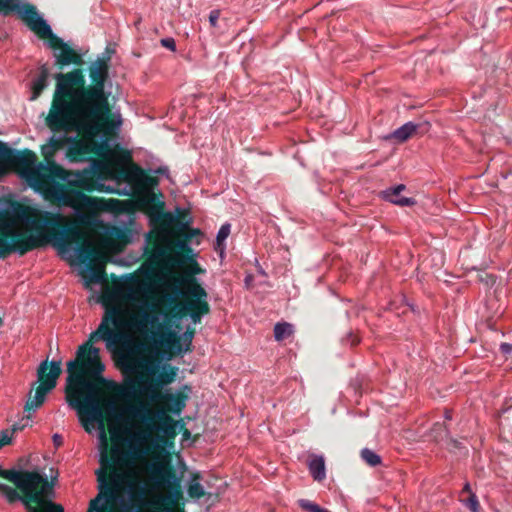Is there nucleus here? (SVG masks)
Wrapping results in <instances>:
<instances>
[{
	"mask_svg": "<svg viewBox=\"0 0 512 512\" xmlns=\"http://www.w3.org/2000/svg\"><path fill=\"white\" fill-rule=\"evenodd\" d=\"M168 304L173 309L175 302ZM156 309L155 303L143 301L139 311L128 321V312L122 306H107L98 328L91 333L90 340H103L106 348L113 350L125 340V330L133 328L153 345L163 347L168 352L183 355L190 351L194 331L187 330L179 334L173 328L180 322L182 313L176 310H172V313H155Z\"/></svg>",
	"mask_w": 512,
	"mask_h": 512,
	"instance_id": "f257e3e1",
	"label": "nucleus"
},
{
	"mask_svg": "<svg viewBox=\"0 0 512 512\" xmlns=\"http://www.w3.org/2000/svg\"><path fill=\"white\" fill-rule=\"evenodd\" d=\"M171 356L159 349L146 354L127 352L119 357V365L124 372L123 381L115 387L117 396L126 402L140 397L150 402L165 401L169 410L179 416L185 408L188 396L177 390L159 392L174 381L178 368L165 363Z\"/></svg>",
	"mask_w": 512,
	"mask_h": 512,
	"instance_id": "f03ea898",
	"label": "nucleus"
},
{
	"mask_svg": "<svg viewBox=\"0 0 512 512\" xmlns=\"http://www.w3.org/2000/svg\"><path fill=\"white\" fill-rule=\"evenodd\" d=\"M46 124L52 132H77L88 139L97 138L95 123L89 107L85 77L81 69L57 73Z\"/></svg>",
	"mask_w": 512,
	"mask_h": 512,
	"instance_id": "7ed1b4c3",
	"label": "nucleus"
},
{
	"mask_svg": "<svg viewBox=\"0 0 512 512\" xmlns=\"http://www.w3.org/2000/svg\"><path fill=\"white\" fill-rule=\"evenodd\" d=\"M106 413L118 423H124V428L132 431H144L148 433L147 445L153 441L152 433H161L166 438L176 435L174 420L162 409H153L149 403H128L117 408L113 401L106 404Z\"/></svg>",
	"mask_w": 512,
	"mask_h": 512,
	"instance_id": "20e7f679",
	"label": "nucleus"
},
{
	"mask_svg": "<svg viewBox=\"0 0 512 512\" xmlns=\"http://www.w3.org/2000/svg\"><path fill=\"white\" fill-rule=\"evenodd\" d=\"M163 298L172 304L173 310L179 313L189 312V317L194 324L201 322L204 315L210 312L207 301L208 293L193 276L175 277L164 285Z\"/></svg>",
	"mask_w": 512,
	"mask_h": 512,
	"instance_id": "39448f33",
	"label": "nucleus"
},
{
	"mask_svg": "<svg viewBox=\"0 0 512 512\" xmlns=\"http://www.w3.org/2000/svg\"><path fill=\"white\" fill-rule=\"evenodd\" d=\"M50 194L61 206L71 208L76 223L82 226H96L100 211L115 212L120 204L117 199L99 200L57 182L52 183Z\"/></svg>",
	"mask_w": 512,
	"mask_h": 512,
	"instance_id": "423d86ee",
	"label": "nucleus"
},
{
	"mask_svg": "<svg viewBox=\"0 0 512 512\" xmlns=\"http://www.w3.org/2000/svg\"><path fill=\"white\" fill-rule=\"evenodd\" d=\"M108 60L98 58L92 62L89 69V77L93 85L86 87L89 107H91L97 136L100 137L101 147L109 146L108 138L101 135L104 129V122L107 120L110 107L109 96L111 92L105 91V82L108 79Z\"/></svg>",
	"mask_w": 512,
	"mask_h": 512,
	"instance_id": "0eeeda50",
	"label": "nucleus"
},
{
	"mask_svg": "<svg viewBox=\"0 0 512 512\" xmlns=\"http://www.w3.org/2000/svg\"><path fill=\"white\" fill-rule=\"evenodd\" d=\"M89 336L87 344L89 342L95 343L97 341L90 340ZM86 358L81 361V369L77 374L68 375L66 378V397H79L82 398L84 395L99 396V387L92 380L88 379L90 376L92 379L104 382L102 374L105 370V365L100 359V349L90 345H87Z\"/></svg>",
	"mask_w": 512,
	"mask_h": 512,
	"instance_id": "6e6552de",
	"label": "nucleus"
},
{
	"mask_svg": "<svg viewBox=\"0 0 512 512\" xmlns=\"http://www.w3.org/2000/svg\"><path fill=\"white\" fill-rule=\"evenodd\" d=\"M58 223V216L48 214L37 219L34 210L11 199L0 201V234L3 237H18L17 226L26 225L33 229L47 228Z\"/></svg>",
	"mask_w": 512,
	"mask_h": 512,
	"instance_id": "1a4fd4ad",
	"label": "nucleus"
},
{
	"mask_svg": "<svg viewBox=\"0 0 512 512\" xmlns=\"http://www.w3.org/2000/svg\"><path fill=\"white\" fill-rule=\"evenodd\" d=\"M66 401L71 408L76 410L79 422L87 433L91 434L95 428L97 429L102 447L99 462L102 467L107 468L111 464L107 454V436L99 396L66 397Z\"/></svg>",
	"mask_w": 512,
	"mask_h": 512,
	"instance_id": "9d476101",
	"label": "nucleus"
},
{
	"mask_svg": "<svg viewBox=\"0 0 512 512\" xmlns=\"http://www.w3.org/2000/svg\"><path fill=\"white\" fill-rule=\"evenodd\" d=\"M121 434L126 436L125 442L128 447L124 450L116 445L111 449L110 466H126L133 460L145 456L148 452L147 439L148 433L144 431H132L131 428H122Z\"/></svg>",
	"mask_w": 512,
	"mask_h": 512,
	"instance_id": "9b49d317",
	"label": "nucleus"
},
{
	"mask_svg": "<svg viewBox=\"0 0 512 512\" xmlns=\"http://www.w3.org/2000/svg\"><path fill=\"white\" fill-rule=\"evenodd\" d=\"M47 370L48 361L46 359L42 361L37 368V381L33 383V387L38 382H40V384L36 388L34 398L30 402H27L25 406L27 416L35 413L36 410L44 403L47 394L56 387L57 379L62 372L61 361L52 360L50 362V370L48 373H46Z\"/></svg>",
	"mask_w": 512,
	"mask_h": 512,
	"instance_id": "f8f14e48",
	"label": "nucleus"
},
{
	"mask_svg": "<svg viewBox=\"0 0 512 512\" xmlns=\"http://www.w3.org/2000/svg\"><path fill=\"white\" fill-rule=\"evenodd\" d=\"M150 479L158 488L167 489L163 503L175 506L182 498L181 476L177 475L168 462H155L149 468Z\"/></svg>",
	"mask_w": 512,
	"mask_h": 512,
	"instance_id": "ddd939ff",
	"label": "nucleus"
},
{
	"mask_svg": "<svg viewBox=\"0 0 512 512\" xmlns=\"http://www.w3.org/2000/svg\"><path fill=\"white\" fill-rule=\"evenodd\" d=\"M95 165L93 163L81 171H71L59 167L56 163H51L48 165V170L71 186L87 191H103L104 184L101 182Z\"/></svg>",
	"mask_w": 512,
	"mask_h": 512,
	"instance_id": "4468645a",
	"label": "nucleus"
},
{
	"mask_svg": "<svg viewBox=\"0 0 512 512\" xmlns=\"http://www.w3.org/2000/svg\"><path fill=\"white\" fill-rule=\"evenodd\" d=\"M80 237V232L77 229H63L60 232L50 236L45 232H37L30 234L26 237L29 250L32 251L39 247H45L47 244L57 248L60 252H65L70 249V244L77 243Z\"/></svg>",
	"mask_w": 512,
	"mask_h": 512,
	"instance_id": "2eb2a0df",
	"label": "nucleus"
},
{
	"mask_svg": "<svg viewBox=\"0 0 512 512\" xmlns=\"http://www.w3.org/2000/svg\"><path fill=\"white\" fill-rule=\"evenodd\" d=\"M36 155L30 150L19 151L0 141V175L6 168H28L33 166Z\"/></svg>",
	"mask_w": 512,
	"mask_h": 512,
	"instance_id": "dca6fc26",
	"label": "nucleus"
},
{
	"mask_svg": "<svg viewBox=\"0 0 512 512\" xmlns=\"http://www.w3.org/2000/svg\"><path fill=\"white\" fill-rule=\"evenodd\" d=\"M47 47L53 49V56L55 63L61 67L68 66L71 64L81 65L83 64V58L73 48H71L62 38L52 32L51 36H47Z\"/></svg>",
	"mask_w": 512,
	"mask_h": 512,
	"instance_id": "f3484780",
	"label": "nucleus"
},
{
	"mask_svg": "<svg viewBox=\"0 0 512 512\" xmlns=\"http://www.w3.org/2000/svg\"><path fill=\"white\" fill-rule=\"evenodd\" d=\"M105 469L101 466L96 471L98 489L101 494H104L106 501H118V493L125 483V477L123 474L113 471L107 478Z\"/></svg>",
	"mask_w": 512,
	"mask_h": 512,
	"instance_id": "a211bd4d",
	"label": "nucleus"
},
{
	"mask_svg": "<svg viewBox=\"0 0 512 512\" xmlns=\"http://www.w3.org/2000/svg\"><path fill=\"white\" fill-rule=\"evenodd\" d=\"M19 16L25 20L29 28L39 34L41 37L46 38L52 35V28L48 22L38 13L36 7L31 4H21L17 10Z\"/></svg>",
	"mask_w": 512,
	"mask_h": 512,
	"instance_id": "6ab92c4d",
	"label": "nucleus"
},
{
	"mask_svg": "<svg viewBox=\"0 0 512 512\" xmlns=\"http://www.w3.org/2000/svg\"><path fill=\"white\" fill-rule=\"evenodd\" d=\"M430 128V123L409 121L397 128L392 133L383 137L384 140L395 139L397 143H404L413 135L426 133Z\"/></svg>",
	"mask_w": 512,
	"mask_h": 512,
	"instance_id": "aec40b11",
	"label": "nucleus"
},
{
	"mask_svg": "<svg viewBox=\"0 0 512 512\" xmlns=\"http://www.w3.org/2000/svg\"><path fill=\"white\" fill-rule=\"evenodd\" d=\"M406 189L404 184H398L381 191L380 196L383 200L400 207H411L416 204L412 197L401 196V192Z\"/></svg>",
	"mask_w": 512,
	"mask_h": 512,
	"instance_id": "412c9836",
	"label": "nucleus"
},
{
	"mask_svg": "<svg viewBox=\"0 0 512 512\" xmlns=\"http://www.w3.org/2000/svg\"><path fill=\"white\" fill-rule=\"evenodd\" d=\"M174 237H176V232L172 228H163L159 232V240L161 241L162 244L166 245L169 251H172L174 248H177L181 251L187 252L188 254H192V256H196V254H194L190 246V242H187L180 238L174 240Z\"/></svg>",
	"mask_w": 512,
	"mask_h": 512,
	"instance_id": "4be33fe9",
	"label": "nucleus"
},
{
	"mask_svg": "<svg viewBox=\"0 0 512 512\" xmlns=\"http://www.w3.org/2000/svg\"><path fill=\"white\" fill-rule=\"evenodd\" d=\"M43 483V490L49 489L50 484L47 482V476L39 472H22L18 488L22 491L37 489Z\"/></svg>",
	"mask_w": 512,
	"mask_h": 512,
	"instance_id": "5701e85b",
	"label": "nucleus"
},
{
	"mask_svg": "<svg viewBox=\"0 0 512 512\" xmlns=\"http://www.w3.org/2000/svg\"><path fill=\"white\" fill-rule=\"evenodd\" d=\"M123 177L129 181H135L145 185H154L156 184V180L151 176L147 175L144 170L138 166L133 165L129 168L123 169L121 171Z\"/></svg>",
	"mask_w": 512,
	"mask_h": 512,
	"instance_id": "b1692460",
	"label": "nucleus"
},
{
	"mask_svg": "<svg viewBox=\"0 0 512 512\" xmlns=\"http://www.w3.org/2000/svg\"><path fill=\"white\" fill-rule=\"evenodd\" d=\"M49 75V68L46 64H43L39 68L38 76L34 78L31 82L32 95L30 97V100H36L41 95L43 90L48 86Z\"/></svg>",
	"mask_w": 512,
	"mask_h": 512,
	"instance_id": "393cba45",
	"label": "nucleus"
},
{
	"mask_svg": "<svg viewBox=\"0 0 512 512\" xmlns=\"http://www.w3.org/2000/svg\"><path fill=\"white\" fill-rule=\"evenodd\" d=\"M308 469L315 481H322L326 477L325 459L322 455L312 454L308 460Z\"/></svg>",
	"mask_w": 512,
	"mask_h": 512,
	"instance_id": "a878e982",
	"label": "nucleus"
},
{
	"mask_svg": "<svg viewBox=\"0 0 512 512\" xmlns=\"http://www.w3.org/2000/svg\"><path fill=\"white\" fill-rule=\"evenodd\" d=\"M201 480L202 474L200 472H195L191 474L189 484L187 487V494L190 498L200 499L205 495L204 487L200 483Z\"/></svg>",
	"mask_w": 512,
	"mask_h": 512,
	"instance_id": "bb28decb",
	"label": "nucleus"
},
{
	"mask_svg": "<svg viewBox=\"0 0 512 512\" xmlns=\"http://www.w3.org/2000/svg\"><path fill=\"white\" fill-rule=\"evenodd\" d=\"M230 231L231 225L229 223H224L217 232L214 250L219 253L221 258L225 255V240L228 238Z\"/></svg>",
	"mask_w": 512,
	"mask_h": 512,
	"instance_id": "cd10ccee",
	"label": "nucleus"
},
{
	"mask_svg": "<svg viewBox=\"0 0 512 512\" xmlns=\"http://www.w3.org/2000/svg\"><path fill=\"white\" fill-rule=\"evenodd\" d=\"M87 343L80 345L76 352V358L71 359L67 362L68 375L77 374L81 369V361L84 360L86 355Z\"/></svg>",
	"mask_w": 512,
	"mask_h": 512,
	"instance_id": "c85d7f7f",
	"label": "nucleus"
},
{
	"mask_svg": "<svg viewBox=\"0 0 512 512\" xmlns=\"http://www.w3.org/2000/svg\"><path fill=\"white\" fill-rule=\"evenodd\" d=\"M169 255L167 257L168 263L173 267H183L188 263L194 262L192 254H184L180 251H169Z\"/></svg>",
	"mask_w": 512,
	"mask_h": 512,
	"instance_id": "c756f323",
	"label": "nucleus"
},
{
	"mask_svg": "<svg viewBox=\"0 0 512 512\" xmlns=\"http://www.w3.org/2000/svg\"><path fill=\"white\" fill-rule=\"evenodd\" d=\"M294 333V327L288 322H278L274 326V338L276 341H283Z\"/></svg>",
	"mask_w": 512,
	"mask_h": 512,
	"instance_id": "7c9ffc66",
	"label": "nucleus"
},
{
	"mask_svg": "<svg viewBox=\"0 0 512 512\" xmlns=\"http://www.w3.org/2000/svg\"><path fill=\"white\" fill-rule=\"evenodd\" d=\"M74 252L80 262L90 260L94 253L91 248V243L88 240H85L82 245H76Z\"/></svg>",
	"mask_w": 512,
	"mask_h": 512,
	"instance_id": "2f4dec72",
	"label": "nucleus"
},
{
	"mask_svg": "<svg viewBox=\"0 0 512 512\" xmlns=\"http://www.w3.org/2000/svg\"><path fill=\"white\" fill-rule=\"evenodd\" d=\"M29 247L25 239L20 240H8V255L11 253H18L19 255H24L29 252Z\"/></svg>",
	"mask_w": 512,
	"mask_h": 512,
	"instance_id": "473e14b6",
	"label": "nucleus"
},
{
	"mask_svg": "<svg viewBox=\"0 0 512 512\" xmlns=\"http://www.w3.org/2000/svg\"><path fill=\"white\" fill-rule=\"evenodd\" d=\"M361 458L371 467H376L382 463L381 456L369 448L361 450Z\"/></svg>",
	"mask_w": 512,
	"mask_h": 512,
	"instance_id": "72a5a7b5",
	"label": "nucleus"
},
{
	"mask_svg": "<svg viewBox=\"0 0 512 512\" xmlns=\"http://www.w3.org/2000/svg\"><path fill=\"white\" fill-rule=\"evenodd\" d=\"M431 435L435 441L440 442L449 436V429L445 423L436 422L431 428Z\"/></svg>",
	"mask_w": 512,
	"mask_h": 512,
	"instance_id": "f704fd0d",
	"label": "nucleus"
},
{
	"mask_svg": "<svg viewBox=\"0 0 512 512\" xmlns=\"http://www.w3.org/2000/svg\"><path fill=\"white\" fill-rule=\"evenodd\" d=\"M0 490L4 493L5 497L9 502L21 501L23 504L27 502L23 497L19 495V493L12 487L0 483Z\"/></svg>",
	"mask_w": 512,
	"mask_h": 512,
	"instance_id": "c9c22d12",
	"label": "nucleus"
},
{
	"mask_svg": "<svg viewBox=\"0 0 512 512\" xmlns=\"http://www.w3.org/2000/svg\"><path fill=\"white\" fill-rule=\"evenodd\" d=\"M155 219L157 221H162L166 226L170 227V226H174V224L177 222V220H179V215L175 214L171 211H168V212L160 211L155 215Z\"/></svg>",
	"mask_w": 512,
	"mask_h": 512,
	"instance_id": "e433bc0d",
	"label": "nucleus"
},
{
	"mask_svg": "<svg viewBox=\"0 0 512 512\" xmlns=\"http://www.w3.org/2000/svg\"><path fill=\"white\" fill-rule=\"evenodd\" d=\"M108 502L109 501L105 500L104 494L99 492V495L95 499L91 500L87 512H103Z\"/></svg>",
	"mask_w": 512,
	"mask_h": 512,
	"instance_id": "4c0bfd02",
	"label": "nucleus"
},
{
	"mask_svg": "<svg viewBox=\"0 0 512 512\" xmlns=\"http://www.w3.org/2000/svg\"><path fill=\"white\" fill-rule=\"evenodd\" d=\"M20 8V2L16 0H0V13L4 16Z\"/></svg>",
	"mask_w": 512,
	"mask_h": 512,
	"instance_id": "58836bf2",
	"label": "nucleus"
},
{
	"mask_svg": "<svg viewBox=\"0 0 512 512\" xmlns=\"http://www.w3.org/2000/svg\"><path fill=\"white\" fill-rule=\"evenodd\" d=\"M40 172L38 170H29L24 173H22V177H25L29 186L32 188H35L38 190L39 186L41 185L40 182Z\"/></svg>",
	"mask_w": 512,
	"mask_h": 512,
	"instance_id": "ea45409f",
	"label": "nucleus"
},
{
	"mask_svg": "<svg viewBox=\"0 0 512 512\" xmlns=\"http://www.w3.org/2000/svg\"><path fill=\"white\" fill-rule=\"evenodd\" d=\"M46 490H43V488L38 491L37 489H33V490H26V491H22L25 495V500H27L29 502V504L31 502L33 503H37V504H40L42 502V499H43V493L45 492Z\"/></svg>",
	"mask_w": 512,
	"mask_h": 512,
	"instance_id": "a19ab883",
	"label": "nucleus"
},
{
	"mask_svg": "<svg viewBox=\"0 0 512 512\" xmlns=\"http://www.w3.org/2000/svg\"><path fill=\"white\" fill-rule=\"evenodd\" d=\"M63 133L62 135H53L49 138V142L48 144H50L54 149L59 150L61 149L65 143L67 142L68 138L66 136V134L68 132H64V131H56L55 133Z\"/></svg>",
	"mask_w": 512,
	"mask_h": 512,
	"instance_id": "79ce46f5",
	"label": "nucleus"
},
{
	"mask_svg": "<svg viewBox=\"0 0 512 512\" xmlns=\"http://www.w3.org/2000/svg\"><path fill=\"white\" fill-rule=\"evenodd\" d=\"M21 475H22V472L15 468L3 470L0 472V476L13 482L17 487L19 485Z\"/></svg>",
	"mask_w": 512,
	"mask_h": 512,
	"instance_id": "37998d69",
	"label": "nucleus"
},
{
	"mask_svg": "<svg viewBox=\"0 0 512 512\" xmlns=\"http://www.w3.org/2000/svg\"><path fill=\"white\" fill-rule=\"evenodd\" d=\"M462 503L471 512H481V506L476 493H471V495L466 500H462Z\"/></svg>",
	"mask_w": 512,
	"mask_h": 512,
	"instance_id": "c03bdc74",
	"label": "nucleus"
},
{
	"mask_svg": "<svg viewBox=\"0 0 512 512\" xmlns=\"http://www.w3.org/2000/svg\"><path fill=\"white\" fill-rule=\"evenodd\" d=\"M444 440H446L445 448L451 453H456L459 450L465 449V446L462 444V442L456 438L451 437L450 434L448 437H445Z\"/></svg>",
	"mask_w": 512,
	"mask_h": 512,
	"instance_id": "a18cd8bd",
	"label": "nucleus"
},
{
	"mask_svg": "<svg viewBox=\"0 0 512 512\" xmlns=\"http://www.w3.org/2000/svg\"><path fill=\"white\" fill-rule=\"evenodd\" d=\"M168 251H169V249L166 247L165 244H163V245H155L152 248L150 259L154 260V261L162 260L165 257H168L167 256V252Z\"/></svg>",
	"mask_w": 512,
	"mask_h": 512,
	"instance_id": "49530a36",
	"label": "nucleus"
},
{
	"mask_svg": "<svg viewBox=\"0 0 512 512\" xmlns=\"http://www.w3.org/2000/svg\"><path fill=\"white\" fill-rule=\"evenodd\" d=\"M193 219L189 216L186 220H177L174 224L175 229H173L176 233L187 232L190 230Z\"/></svg>",
	"mask_w": 512,
	"mask_h": 512,
	"instance_id": "de8ad7c7",
	"label": "nucleus"
},
{
	"mask_svg": "<svg viewBox=\"0 0 512 512\" xmlns=\"http://www.w3.org/2000/svg\"><path fill=\"white\" fill-rule=\"evenodd\" d=\"M201 235H202V232L198 228L192 229L189 232L187 231V232H182V233H176L177 237H179L180 239L185 240L187 242H190V244L192 243V238L194 236H201Z\"/></svg>",
	"mask_w": 512,
	"mask_h": 512,
	"instance_id": "09e8293b",
	"label": "nucleus"
},
{
	"mask_svg": "<svg viewBox=\"0 0 512 512\" xmlns=\"http://www.w3.org/2000/svg\"><path fill=\"white\" fill-rule=\"evenodd\" d=\"M41 151L47 161L46 168L48 169V165L52 163V162H50V158L53 157V155L56 152V149H54L50 144H46V145L42 146Z\"/></svg>",
	"mask_w": 512,
	"mask_h": 512,
	"instance_id": "8fccbe9b",
	"label": "nucleus"
},
{
	"mask_svg": "<svg viewBox=\"0 0 512 512\" xmlns=\"http://www.w3.org/2000/svg\"><path fill=\"white\" fill-rule=\"evenodd\" d=\"M122 125V117L120 113H116L114 119L108 123V129L110 131H117Z\"/></svg>",
	"mask_w": 512,
	"mask_h": 512,
	"instance_id": "3c124183",
	"label": "nucleus"
},
{
	"mask_svg": "<svg viewBox=\"0 0 512 512\" xmlns=\"http://www.w3.org/2000/svg\"><path fill=\"white\" fill-rule=\"evenodd\" d=\"M160 44L162 47L169 49L170 51H176V42L172 37L162 38L160 40Z\"/></svg>",
	"mask_w": 512,
	"mask_h": 512,
	"instance_id": "603ef678",
	"label": "nucleus"
},
{
	"mask_svg": "<svg viewBox=\"0 0 512 512\" xmlns=\"http://www.w3.org/2000/svg\"><path fill=\"white\" fill-rule=\"evenodd\" d=\"M7 237H0V259H4L8 256V239Z\"/></svg>",
	"mask_w": 512,
	"mask_h": 512,
	"instance_id": "864d4df0",
	"label": "nucleus"
},
{
	"mask_svg": "<svg viewBox=\"0 0 512 512\" xmlns=\"http://www.w3.org/2000/svg\"><path fill=\"white\" fill-rule=\"evenodd\" d=\"M90 280L94 283H101L105 281V276L94 269L89 270Z\"/></svg>",
	"mask_w": 512,
	"mask_h": 512,
	"instance_id": "5fc2aeb1",
	"label": "nucleus"
},
{
	"mask_svg": "<svg viewBox=\"0 0 512 512\" xmlns=\"http://www.w3.org/2000/svg\"><path fill=\"white\" fill-rule=\"evenodd\" d=\"M173 213L179 215V220H186L190 216V211L188 209L177 206Z\"/></svg>",
	"mask_w": 512,
	"mask_h": 512,
	"instance_id": "6e6d98bb",
	"label": "nucleus"
},
{
	"mask_svg": "<svg viewBox=\"0 0 512 512\" xmlns=\"http://www.w3.org/2000/svg\"><path fill=\"white\" fill-rule=\"evenodd\" d=\"M220 17V11L219 10H212L209 13V23L212 27H216L218 23V19Z\"/></svg>",
	"mask_w": 512,
	"mask_h": 512,
	"instance_id": "4d7b16f0",
	"label": "nucleus"
},
{
	"mask_svg": "<svg viewBox=\"0 0 512 512\" xmlns=\"http://www.w3.org/2000/svg\"><path fill=\"white\" fill-rule=\"evenodd\" d=\"M12 441V437L9 434L8 430H2L0 433V443H3V446L10 444Z\"/></svg>",
	"mask_w": 512,
	"mask_h": 512,
	"instance_id": "13d9d810",
	"label": "nucleus"
},
{
	"mask_svg": "<svg viewBox=\"0 0 512 512\" xmlns=\"http://www.w3.org/2000/svg\"><path fill=\"white\" fill-rule=\"evenodd\" d=\"M343 342L349 344L350 346H355L356 344L359 343V339L353 335L352 332H349L347 334V337L343 339Z\"/></svg>",
	"mask_w": 512,
	"mask_h": 512,
	"instance_id": "bf43d9fd",
	"label": "nucleus"
},
{
	"mask_svg": "<svg viewBox=\"0 0 512 512\" xmlns=\"http://www.w3.org/2000/svg\"><path fill=\"white\" fill-rule=\"evenodd\" d=\"M499 350L503 355H510L512 353V344L502 342L499 346Z\"/></svg>",
	"mask_w": 512,
	"mask_h": 512,
	"instance_id": "052dcab7",
	"label": "nucleus"
},
{
	"mask_svg": "<svg viewBox=\"0 0 512 512\" xmlns=\"http://www.w3.org/2000/svg\"><path fill=\"white\" fill-rule=\"evenodd\" d=\"M46 512H64V509L60 504L49 502Z\"/></svg>",
	"mask_w": 512,
	"mask_h": 512,
	"instance_id": "680f3d73",
	"label": "nucleus"
},
{
	"mask_svg": "<svg viewBox=\"0 0 512 512\" xmlns=\"http://www.w3.org/2000/svg\"><path fill=\"white\" fill-rule=\"evenodd\" d=\"M153 173L161 175V176H165L166 178H168L169 177V168L167 166H159L153 170Z\"/></svg>",
	"mask_w": 512,
	"mask_h": 512,
	"instance_id": "e2e57ef3",
	"label": "nucleus"
},
{
	"mask_svg": "<svg viewBox=\"0 0 512 512\" xmlns=\"http://www.w3.org/2000/svg\"><path fill=\"white\" fill-rule=\"evenodd\" d=\"M52 441H53V444L56 448H59L63 445V437L58 434V433H55L53 436H52Z\"/></svg>",
	"mask_w": 512,
	"mask_h": 512,
	"instance_id": "0e129e2a",
	"label": "nucleus"
},
{
	"mask_svg": "<svg viewBox=\"0 0 512 512\" xmlns=\"http://www.w3.org/2000/svg\"><path fill=\"white\" fill-rule=\"evenodd\" d=\"M464 493H468L469 496L471 495V493H474L471 489V486H470V483L469 482H466L461 490V494H464Z\"/></svg>",
	"mask_w": 512,
	"mask_h": 512,
	"instance_id": "69168bd1",
	"label": "nucleus"
},
{
	"mask_svg": "<svg viewBox=\"0 0 512 512\" xmlns=\"http://www.w3.org/2000/svg\"><path fill=\"white\" fill-rule=\"evenodd\" d=\"M25 507L27 508L28 512H40L38 508L32 506L31 504H29V502H25Z\"/></svg>",
	"mask_w": 512,
	"mask_h": 512,
	"instance_id": "338daca9",
	"label": "nucleus"
},
{
	"mask_svg": "<svg viewBox=\"0 0 512 512\" xmlns=\"http://www.w3.org/2000/svg\"><path fill=\"white\" fill-rule=\"evenodd\" d=\"M444 419L451 420L452 419V411L450 409H445L444 411Z\"/></svg>",
	"mask_w": 512,
	"mask_h": 512,
	"instance_id": "774afa93",
	"label": "nucleus"
}]
</instances>
